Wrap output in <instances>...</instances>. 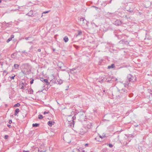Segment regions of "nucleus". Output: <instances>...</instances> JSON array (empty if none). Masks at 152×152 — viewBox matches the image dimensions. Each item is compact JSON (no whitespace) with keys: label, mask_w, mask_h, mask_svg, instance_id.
<instances>
[{"label":"nucleus","mask_w":152,"mask_h":152,"mask_svg":"<svg viewBox=\"0 0 152 152\" xmlns=\"http://www.w3.org/2000/svg\"><path fill=\"white\" fill-rule=\"evenodd\" d=\"M132 76L131 75H128L127 77V80H126V82L124 84L122 83H120V85L117 87L118 92L123 94H125L126 93V90L122 88V87H123L124 86L125 87L128 86L130 82L132 80Z\"/></svg>","instance_id":"f257e3e1"},{"label":"nucleus","mask_w":152,"mask_h":152,"mask_svg":"<svg viewBox=\"0 0 152 152\" xmlns=\"http://www.w3.org/2000/svg\"><path fill=\"white\" fill-rule=\"evenodd\" d=\"M80 22L83 26H84L87 25V21L84 18H80Z\"/></svg>","instance_id":"f03ea898"},{"label":"nucleus","mask_w":152,"mask_h":152,"mask_svg":"<svg viewBox=\"0 0 152 152\" xmlns=\"http://www.w3.org/2000/svg\"><path fill=\"white\" fill-rule=\"evenodd\" d=\"M78 116L79 117L80 119H83L84 115V113L83 111H80L78 112Z\"/></svg>","instance_id":"7ed1b4c3"},{"label":"nucleus","mask_w":152,"mask_h":152,"mask_svg":"<svg viewBox=\"0 0 152 152\" xmlns=\"http://www.w3.org/2000/svg\"><path fill=\"white\" fill-rule=\"evenodd\" d=\"M122 23V22L120 20H117L115 21L114 24L116 26H118L121 25Z\"/></svg>","instance_id":"20e7f679"},{"label":"nucleus","mask_w":152,"mask_h":152,"mask_svg":"<svg viewBox=\"0 0 152 152\" xmlns=\"http://www.w3.org/2000/svg\"><path fill=\"white\" fill-rule=\"evenodd\" d=\"M72 152H85V151L84 150H83L80 148H79L75 149H74Z\"/></svg>","instance_id":"39448f33"},{"label":"nucleus","mask_w":152,"mask_h":152,"mask_svg":"<svg viewBox=\"0 0 152 152\" xmlns=\"http://www.w3.org/2000/svg\"><path fill=\"white\" fill-rule=\"evenodd\" d=\"M55 123L54 122L51 121H49L48 122V125L50 126H52V125H53Z\"/></svg>","instance_id":"423d86ee"},{"label":"nucleus","mask_w":152,"mask_h":152,"mask_svg":"<svg viewBox=\"0 0 152 152\" xmlns=\"http://www.w3.org/2000/svg\"><path fill=\"white\" fill-rule=\"evenodd\" d=\"M19 111H20V110L19 109H18V108L16 109L15 111L14 115H17L18 113L19 112Z\"/></svg>","instance_id":"0eeeda50"},{"label":"nucleus","mask_w":152,"mask_h":152,"mask_svg":"<svg viewBox=\"0 0 152 152\" xmlns=\"http://www.w3.org/2000/svg\"><path fill=\"white\" fill-rule=\"evenodd\" d=\"M28 93L30 94H33V91L32 89L30 88L28 90Z\"/></svg>","instance_id":"6e6552de"},{"label":"nucleus","mask_w":152,"mask_h":152,"mask_svg":"<svg viewBox=\"0 0 152 152\" xmlns=\"http://www.w3.org/2000/svg\"><path fill=\"white\" fill-rule=\"evenodd\" d=\"M19 65L18 64H15L14 65V67L15 69H18L19 68Z\"/></svg>","instance_id":"1a4fd4ad"},{"label":"nucleus","mask_w":152,"mask_h":152,"mask_svg":"<svg viewBox=\"0 0 152 152\" xmlns=\"http://www.w3.org/2000/svg\"><path fill=\"white\" fill-rule=\"evenodd\" d=\"M115 67V65L114 64H113L111 65L110 66H109L108 67V68L109 69H110L111 68H113Z\"/></svg>","instance_id":"9d476101"},{"label":"nucleus","mask_w":152,"mask_h":152,"mask_svg":"<svg viewBox=\"0 0 152 152\" xmlns=\"http://www.w3.org/2000/svg\"><path fill=\"white\" fill-rule=\"evenodd\" d=\"M64 40L66 42H68L69 40L67 36H65L64 38Z\"/></svg>","instance_id":"9b49d317"},{"label":"nucleus","mask_w":152,"mask_h":152,"mask_svg":"<svg viewBox=\"0 0 152 152\" xmlns=\"http://www.w3.org/2000/svg\"><path fill=\"white\" fill-rule=\"evenodd\" d=\"M63 81L61 79H58L57 80L58 83L59 84H61L62 83Z\"/></svg>","instance_id":"f8f14e48"},{"label":"nucleus","mask_w":152,"mask_h":152,"mask_svg":"<svg viewBox=\"0 0 152 152\" xmlns=\"http://www.w3.org/2000/svg\"><path fill=\"white\" fill-rule=\"evenodd\" d=\"M43 80V82H45L46 83V85L48 84V80L47 79H44Z\"/></svg>","instance_id":"ddd939ff"},{"label":"nucleus","mask_w":152,"mask_h":152,"mask_svg":"<svg viewBox=\"0 0 152 152\" xmlns=\"http://www.w3.org/2000/svg\"><path fill=\"white\" fill-rule=\"evenodd\" d=\"M77 113H75V115H74V116L73 117H72V121H73V120H74V119H75L76 118V117L75 116H76V115H77Z\"/></svg>","instance_id":"4468645a"},{"label":"nucleus","mask_w":152,"mask_h":152,"mask_svg":"<svg viewBox=\"0 0 152 152\" xmlns=\"http://www.w3.org/2000/svg\"><path fill=\"white\" fill-rule=\"evenodd\" d=\"M39 124H32V126L33 127H37L39 126Z\"/></svg>","instance_id":"2eb2a0df"},{"label":"nucleus","mask_w":152,"mask_h":152,"mask_svg":"<svg viewBox=\"0 0 152 152\" xmlns=\"http://www.w3.org/2000/svg\"><path fill=\"white\" fill-rule=\"evenodd\" d=\"M17 54L15 53H14L12 54L11 55V57L12 58H15V56Z\"/></svg>","instance_id":"dca6fc26"},{"label":"nucleus","mask_w":152,"mask_h":152,"mask_svg":"<svg viewBox=\"0 0 152 152\" xmlns=\"http://www.w3.org/2000/svg\"><path fill=\"white\" fill-rule=\"evenodd\" d=\"M20 106V104L19 103H18L17 104H15L14 105V107H19Z\"/></svg>","instance_id":"f3484780"},{"label":"nucleus","mask_w":152,"mask_h":152,"mask_svg":"<svg viewBox=\"0 0 152 152\" xmlns=\"http://www.w3.org/2000/svg\"><path fill=\"white\" fill-rule=\"evenodd\" d=\"M33 14V12L32 11H30L27 14V15L28 16H30Z\"/></svg>","instance_id":"a211bd4d"},{"label":"nucleus","mask_w":152,"mask_h":152,"mask_svg":"<svg viewBox=\"0 0 152 152\" xmlns=\"http://www.w3.org/2000/svg\"><path fill=\"white\" fill-rule=\"evenodd\" d=\"M22 53H25V54L26 56H28V54L27 52H26L25 50H24L21 52Z\"/></svg>","instance_id":"6ab92c4d"},{"label":"nucleus","mask_w":152,"mask_h":152,"mask_svg":"<svg viewBox=\"0 0 152 152\" xmlns=\"http://www.w3.org/2000/svg\"><path fill=\"white\" fill-rule=\"evenodd\" d=\"M43 117L42 115H38V118L39 119H42L43 118Z\"/></svg>","instance_id":"aec40b11"},{"label":"nucleus","mask_w":152,"mask_h":152,"mask_svg":"<svg viewBox=\"0 0 152 152\" xmlns=\"http://www.w3.org/2000/svg\"><path fill=\"white\" fill-rule=\"evenodd\" d=\"M95 140H96V141H100V140L99 139V137H97L95 138Z\"/></svg>","instance_id":"412c9836"},{"label":"nucleus","mask_w":152,"mask_h":152,"mask_svg":"<svg viewBox=\"0 0 152 152\" xmlns=\"http://www.w3.org/2000/svg\"><path fill=\"white\" fill-rule=\"evenodd\" d=\"M24 84L23 83H22L20 85V86H21V89H23L24 88Z\"/></svg>","instance_id":"4be33fe9"},{"label":"nucleus","mask_w":152,"mask_h":152,"mask_svg":"<svg viewBox=\"0 0 152 152\" xmlns=\"http://www.w3.org/2000/svg\"><path fill=\"white\" fill-rule=\"evenodd\" d=\"M30 80H31L30 82V83L31 84H32L33 83V82L34 81V79L32 78H31Z\"/></svg>","instance_id":"5701e85b"},{"label":"nucleus","mask_w":152,"mask_h":152,"mask_svg":"<svg viewBox=\"0 0 152 152\" xmlns=\"http://www.w3.org/2000/svg\"><path fill=\"white\" fill-rule=\"evenodd\" d=\"M85 133V132H84L83 131H80L79 133L81 135H83Z\"/></svg>","instance_id":"b1692460"},{"label":"nucleus","mask_w":152,"mask_h":152,"mask_svg":"<svg viewBox=\"0 0 152 152\" xmlns=\"http://www.w3.org/2000/svg\"><path fill=\"white\" fill-rule=\"evenodd\" d=\"M12 39V38L10 37L7 40V42H9Z\"/></svg>","instance_id":"393cba45"},{"label":"nucleus","mask_w":152,"mask_h":152,"mask_svg":"<svg viewBox=\"0 0 152 152\" xmlns=\"http://www.w3.org/2000/svg\"><path fill=\"white\" fill-rule=\"evenodd\" d=\"M135 78L134 79L135 81V82L139 81V79H137V77H136L135 76Z\"/></svg>","instance_id":"a878e982"},{"label":"nucleus","mask_w":152,"mask_h":152,"mask_svg":"<svg viewBox=\"0 0 152 152\" xmlns=\"http://www.w3.org/2000/svg\"><path fill=\"white\" fill-rule=\"evenodd\" d=\"M82 32L80 31H78V33L77 35H81L82 34Z\"/></svg>","instance_id":"bb28decb"},{"label":"nucleus","mask_w":152,"mask_h":152,"mask_svg":"<svg viewBox=\"0 0 152 152\" xmlns=\"http://www.w3.org/2000/svg\"><path fill=\"white\" fill-rule=\"evenodd\" d=\"M108 145L110 148H112L113 147V145L111 144H109Z\"/></svg>","instance_id":"cd10ccee"},{"label":"nucleus","mask_w":152,"mask_h":152,"mask_svg":"<svg viewBox=\"0 0 152 152\" xmlns=\"http://www.w3.org/2000/svg\"><path fill=\"white\" fill-rule=\"evenodd\" d=\"M8 136L7 135H5L4 136V139H8Z\"/></svg>","instance_id":"c85d7f7f"},{"label":"nucleus","mask_w":152,"mask_h":152,"mask_svg":"<svg viewBox=\"0 0 152 152\" xmlns=\"http://www.w3.org/2000/svg\"><path fill=\"white\" fill-rule=\"evenodd\" d=\"M35 149L36 150V151H37V152H38L39 151V149L38 148H35Z\"/></svg>","instance_id":"c756f323"},{"label":"nucleus","mask_w":152,"mask_h":152,"mask_svg":"<svg viewBox=\"0 0 152 152\" xmlns=\"http://www.w3.org/2000/svg\"><path fill=\"white\" fill-rule=\"evenodd\" d=\"M99 138L100 137V138H101V139H102L104 137V136H101V135H99Z\"/></svg>","instance_id":"7c9ffc66"},{"label":"nucleus","mask_w":152,"mask_h":152,"mask_svg":"<svg viewBox=\"0 0 152 152\" xmlns=\"http://www.w3.org/2000/svg\"><path fill=\"white\" fill-rule=\"evenodd\" d=\"M48 113H49V112H44V114H48Z\"/></svg>","instance_id":"2f4dec72"},{"label":"nucleus","mask_w":152,"mask_h":152,"mask_svg":"<svg viewBox=\"0 0 152 152\" xmlns=\"http://www.w3.org/2000/svg\"><path fill=\"white\" fill-rule=\"evenodd\" d=\"M14 37V35H11V37L10 38H11L12 39V38H13Z\"/></svg>","instance_id":"473e14b6"},{"label":"nucleus","mask_w":152,"mask_h":152,"mask_svg":"<svg viewBox=\"0 0 152 152\" xmlns=\"http://www.w3.org/2000/svg\"><path fill=\"white\" fill-rule=\"evenodd\" d=\"M44 80V78H40V80H41V81H42V82H43V80Z\"/></svg>","instance_id":"72a5a7b5"},{"label":"nucleus","mask_w":152,"mask_h":152,"mask_svg":"<svg viewBox=\"0 0 152 152\" xmlns=\"http://www.w3.org/2000/svg\"><path fill=\"white\" fill-rule=\"evenodd\" d=\"M139 38L138 37H136V39L137 40V41H138V40H139Z\"/></svg>","instance_id":"f704fd0d"},{"label":"nucleus","mask_w":152,"mask_h":152,"mask_svg":"<svg viewBox=\"0 0 152 152\" xmlns=\"http://www.w3.org/2000/svg\"><path fill=\"white\" fill-rule=\"evenodd\" d=\"M15 76V75H14L13 76H12L11 78L12 79H14V77Z\"/></svg>","instance_id":"c9c22d12"},{"label":"nucleus","mask_w":152,"mask_h":152,"mask_svg":"<svg viewBox=\"0 0 152 152\" xmlns=\"http://www.w3.org/2000/svg\"><path fill=\"white\" fill-rule=\"evenodd\" d=\"M12 123V120H10L9 122V123L10 124H11V123Z\"/></svg>","instance_id":"e433bc0d"},{"label":"nucleus","mask_w":152,"mask_h":152,"mask_svg":"<svg viewBox=\"0 0 152 152\" xmlns=\"http://www.w3.org/2000/svg\"><path fill=\"white\" fill-rule=\"evenodd\" d=\"M23 152H29V151H25L24 150L23 151Z\"/></svg>","instance_id":"4c0bfd02"},{"label":"nucleus","mask_w":152,"mask_h":152,"mask_svg":"<svg viewBox=\"0 0 152 152\" xmlns=\"http://www.w3.org/2000/svg\"><path fill=\"white\" fill-rule=\"evenodd\" d=\"M75 68H74V69H71L70 70V71H74V70H75Z\"/></svg>","instance_id":"58836bf2"},{"label":"nucleus","mask_w":152,"mask_h":152,"mask_svg":"<svg viewBox=\"0 0 152 152\" xmlns=\"http://www.w3.org/2000/svg\"><path fill=\"white\" fill-rule=\"evenodd\" d=\"M59 64H62L63 65H64L62 63V62H60L59 63Z\"/></svg>","instance_id":"ea45409f"},{"label":"nucleus","mask_w":152,"mask_h":152,"mask_svg":"<svg viewBox=\"0 0 152 152\" xmlns=\"http://www.w3.org/2000/svg\"><path fill=\"white\" fill-rule=\"evenodd\" d=\"M88 145V143H86L85 145V146H87Z\"/></svg>","instance_id":"a19ab883"},{"label":"nucleus","mask_w":152,"mask_h":152,"mask_svg":"<svg viewBox=\"0 0 152 152\" xmlns=\"http://www.w3.org/2000/svg\"><path fill=\"white\" fill-rule=\"evenodd\" d=\"M41 51V50L40 49H38V51L39 52H40Z\"/></svg>","instance_id":"79ce46f5"},{"label":"nucleus","mask_w":152,"mask_h":152,"mask_svg":"<svg viewBox=\"0 0 152 152\" xmlns=\"http://www.w3.org/2000/svg\"><path fill=\"white\" fill-rule=\"evenodd\" d=\"M7 126H8L9 127V128H10V127H11V125H9H9H7Z\"/></svg>","instance_id":"37998d69"},{"label":"nucleus","mask_w":152,"mask_h":152,"mask_svg":"<svg viewBox=\"0 0 152 152\" xmlns=\"http://www.w3.org/2000/svg\"><path fill=\"white\" fill-rule=\"evenodd\" d=\"M134 126H135V127H137V126H139V125H134Z\"/></svg>","instance_id":"c03bdc74"},{"label":"nucleus","mask_w":152,"mask_h":152,"mask_svg":"<svg viewBox=\"0 0 152 152\" xmlns=\"http://www.w3.org/2000/svg\"><path fill=\"white\" fill-rule=\"evenodd\" d=\"M29 38V37H26V38H25V39H26V40H28V39Z\"/></svg>","instance_id":"a18cd8bd"},{"label":"nucleus","mask_w":152,"mask_h":152,"mask_svg":"<svg viewBox=\"0 0 152 152\" xmlns=\"http://www.w3.org/2000/svg\"><path fill=\"white\" fill-rule=\"evenodd\" d=\"M48 12V11L45 12H44V13H47Z\"/></svg>","instance_id":"49530a36"},{"label":"nucleus","mask_w":152,"mask_h":152,"mask_svg":"<svg viewBox=\"0 0 152 152\" xmlns=\"http://www.w3.org/2000/svg\"><path fill=\"white\" fill-rule=\"evenodd\" d=\"M7 71H6V70H4V73H7Z\"/></svg>","instance_id":"de8ad7c7"},{"label":"nucleus","mask_w":152,"mask_h":152,"mask_svg":"<svg viewBox=\"0 0 152 152\" xmlns=\"http://www.w3.org/2000/svg\"><path fill=\"white\" fill-rule=\"evenodd\" d=\"M123 40H121V41H120V43H122V42H123Z\"/></svg>","instance_id":"09e8293b"},{"label":"nucleus","mask_w":152,"mask_h":152,"mask_svg":"<svg viewBox=\"0 0 152 152\" xmlns=\"http://www.w3.org/2000/svg\"><path fill=\"white\" fill-rule=\"evenodd\" d=\"M62 66H59V67L60 68H61L62 67Z\"/></svg>","instance_id":"8fccbe9b"},{"label":"nucleus","mask_w":152,"mask_h":152,"mask_svg":"<svg viewBox=\"0 0 152 152\" xmlns=\"http://www.w3.org/2000/svg\"><path fill=\"white\" fill-rule=\"evenodd\" d=\"M129 10V11L130 12H131L132 11V10H131L130 9Z\"/></svg>","instance_id":"3c124183"},{"label":"nucleus","mask_w":152,"mask_h":152,"mask_svg":"<svg viewBox=\"0 0 152 152\" xmlns=\"http://www.w3.org/2000/svg\"><path fill=\"white\" fill-rule=\"evenodd\" d=\"M55 49H54V48H53V51H55Z\"/></svg>","instance_id":"603ef678"},{"label":"nucleus","mask_w":152,"mask_h":152,"mask_svg":"<svg viewBox=\"0 0 152 152\" xmlns=\"http://www.w3.org/2000/svg\"><path fill=\"white\" fill-rule=\"evenodd\" d=\"M135 35H137V33H135Z\"/></svg>","instance_id":"864d4df0"},{"label":"nucleus","mask_w":152,"mask_h":152,"mask_svg":"<svg viewBox=\"0 0 152 152\" xmlns=\"http://www.w3.org/2000/svg\"><path fill=\"white\" fill-rule=\"evenodd\" d=\"M11 22H10V23H7V24H10V23Z\"/></svg>","instance_id":"5fc2aeb1"},{"label":"nucleus","mask_w":152,"mask_h":152,"mask_svg":"<svg viewBox=\"0 0 152 152\" xmlns=\"http://www.w3.org/2000/svg\"><path fill=\"white\" fill-rule=\"evenodd\" d=\"M1 0H0V3H1Z\"/></svg>","instance_id":"6e6d98bb"},{"label":"nucleus","mask_w":152,"mask_h":152,"mask_svg":"<svg viewBox=\"0 0 152 152\" xmlns=\"http://www.w3.org/2000/svg\"><path fill=\"white\" fill-rule=\"evenodd\" d=\"M103 92H105V91L104 90L103 91Z\"/></svg>","instance_id":"4d7b16f0"},{"label":"nucleus","mask_w":152,"mask_h":152,"mask_svg":"<svg viewBox=\"0 0 152 152\" xmlns=\"http://www.w3.org/2000/svg\"><path fill=\"white\" fill-rule=\"evenodd\" d=\"M115 80H117V79L116 78Z\"/></svg>","instance_id":"13d9d810"},{"label":"nucleus","mask_w":152,"mask_h":152,"mask_svg":"<svg viewBox=\"0 0 152 152\" xmlns=\"http://www.w3.org/2000/svg\"><path fill=\"white\" fill-rule=\"evenodd\" d=\"M40 152H44V151H41Z\"/></svg>","instance_id":"bf43d9fd"},{"label":"nucleus","mask_w":152,"mask_h":152,"mask_svg":"<svg viewBox=\"0 0 152 152\" xmlns=\"http://www.w3.org/2000/svg\"><path fill=\"white\" fill-rule=\"evenodd\" d=\"M71 115H69V117H71Z\"/></svg>","instance_id":"052dcab7"}]
</instances>
